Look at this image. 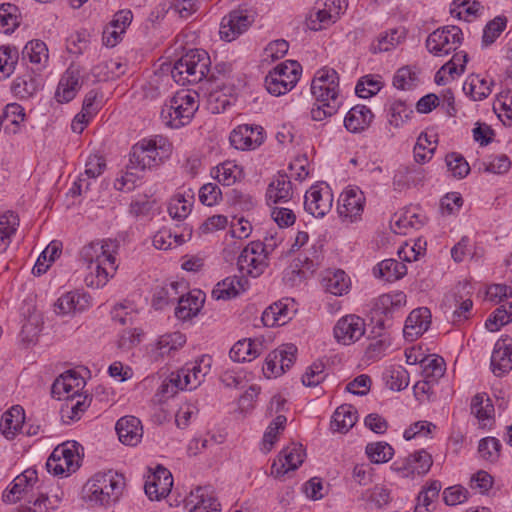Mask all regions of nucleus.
Listing matches in <instances>:
<instances>
[{
	"mask_svg": "<svg viewBox=\"0 0 512 512\" xmlns=\"http://www.w3.org/2000/svg\"><path fill=\"white\" fill-rule=\"evenodd\" d=\"M125 486L124 477L112 470L96 473L83 488L85 497L101 506L118 500Z\"/></svg>",
	"mask_w": 512,
	"mask_h": 512,
	"instance_id": "nucleus-1",
	"label": "nucleus"
},
{
	"mask_svg": "<svg viewBox=\"0 0 512 512\" xmlns=\"http://www.w3.org/2000/svg\"><path fill=\"white\" fill-rule=\"evenodd\" d=\"M209 66L208 53L201 49H192L174 63L171 76L179 85L195 84L207 76Z\"/></svg>",
	"mask_w": 512,
	"mask_h": 512,
	"instance_id": "nucleus-2",
	"label": "nucleus"
},
{
	"mask_svg": "<svg viewBox=\"0 0 512 512\" xmlns=\"http://www.w3.org/2000/svg\"><path fill=\"white\" fill-rule=\"evenodd\" d=\"M198 94L186 90L178 91L161 110L163 123L171 128H180L190 122L198 110Z\"/></svg>",
	"mask_w": 512,
	"mask_h": 512,
	"instance_id": "nucleus-3",
	"label": "nucleus"
},
{
	"mask_svg": "<svg viewBox=\"0 0 512 512\" xmlns=\"http://www.w3.org/2000/svg\"><path fill=\"white\" fill-rule=\"evenodd\" d=\"M171 153V144L162 136L143 139L132 147L130 153V168L143 171L158 165L163 158Z\"/></svg>",
	"mask_w": 512,
	"mask_h": 512,
	"instance_id": "nucleus-4",
	"label": "nucleus"
},
{
	"mask_svg": "<svg viewBox=\"0 0 512 512\" xmlns=\"http://www.w3.org/2000/svg\"><path fill=\"white\" fill-rule=\"evenodd\" d=\"M302 67L297 61L288 60L279 64L265 77L267 91L280 96L290 91L298 82Z\"/></svg>",
	"mask_w": 512,
	"mask_h": 512,
	"instance_id": "nucleus-5",
	"label": "nucleus"
},
{
	"mask_svg": "<svg viewBox=\"0 0 512 512\" xmlns=\"http://www.w3.org/2000/svg\"><path fill=\"white\" fill-rule=\"evenodd\" d=\"M268 244L253 241L248 244L240 253L237 266L242 274L253 278L260 276L267 267Z\"/></svg>",
	"mask_w": 512,
	"mask_h": 512,
	"instance_id": "nucleus-6",
	"label": "nucleus"
},
{
	"mask_svg": "<svg viewBox=\"0 0 512 512\" xmlns=\"http://www.w3.org/2000/svg\"><path fill=\"white\" fill-rule=\"evenodd\" d=\"M462 35V30L457 26L439 28L427 37L426 47L435 56L447 55L458 48Z\"/></svg>",
	"mask_w": 512,
	"mask_h": 512,
	"instance_id": "nucleus-7",
	"label": "nucleus"
},
{
	"mask_svg": "<svg viewBox=\"0 0 512 512\" xmlns=\"http://www.w3.org/2000/svg\"><path fill=\"white\" fill-rule=\"evenodd\" d=\"M316 101L339 99V76L334 69H320L311 83Z\"/></svg>",
	"mask_w": 512,
	"mask_h": 512,
	"instance_id": "nucleus-8",
	"label": "nucleus"
},
{
	"mask_svg": "<svg viewBox=\"0 0 512 512\" xmlns=\"http://www.w3.org/2000/svg\"><path fill=\"white\" fill-rule=\"evenodd\" d=\"M333 333L338 343L351 345L364 336L365 321L354 314L343 316L334 326Z\"/></svg>",
	"mask_w": 512,
	"mask_h": 512,
	"instance_id": "nucleus-9",
	"label": "nucleus"
},
{
	"mask_svg": "<svg viewBox=\"0 0 512 512\" xmlns=\"http://www.w3.org/2000/svg\"><path fill=\"white\" fill-rule=\"evenodd\" d=\"M251 23L252 20L246 11L233 10L221 21L220 37L227 42H231L244 33Z\"/></svg>",
	"mask_w": 512,
	"mask_h": 512,
	"instance_id": "nucleus-10",
	"label": "nucleus"
},
{
	"mask_svg": "<svg viewBox=\"0 0 512 512\" xmlns=\"http://www.w3.org/2000/svg\"><path fill=\"white\" fill-rule=\"evenodd\" d=\"M432 457L424 450H420L403 459L401 462H395L392 469L400 473L402 477H410L414 474L424 475L432 466Z\"/></svg>",
	"mask_w": 512,
	"mask_h": 512,
	"instance_id": "nucleus-11",
	"label": "nucleus"
},
{
	"mask_svg": "<svg viewBox=\"0 0 512 512\" xmlns=\"http://www.w3.org/2000/svg\"><path fill=\"white\" fill-rule=\"evenodd\" d=\"M332 201L328 187L312 186L305 194L304 208L314 217H323L330 211Z\"/></svg>",
	"mask_w": 512,
	"mask_h": 512,
	"instance_id": "nucleus-12",
	"label": "nucleus"
},
{
	"mask_svg": "<svg viewBox=\"0 0 512 512\" xmlns=\"http://www.w3.org/2000/svg\"><path fill=\"white\" fill-rule=\"evenodd\" d=\"M262 131L263 129L260 126L239 125L230 134V143L239 150L255 149L264 140Z\"/></svg>",
	"mask_w": 512,
	"mask_h": 512,
	"instance_id": "nucleus-13",
	"label": "nucleus"
},
{
	"mask_svg": "<svg viewBox=\"0 0 512 512\" xmlns=\"http://www.w3.org/2000/svg\"><path fill=\"white\" fill-rule=\"evenodd\" d=\"M116 248L117 245L111 240L93 241L81 249L80 257L87 263V268L93 267L96 263H107L109 259H113Z\"/></svg>",
	"mask_w": 512,
	"mask_h": 512,
	"instance_id": "nucleus-14",
	"label": "nucleus"
},
{
	"mask_svg": "<svg viewBox=\"0 0 512 512\" xmlns=\"http://www.w3.org/2000/svg\"><path fill=\"white\" fill-rule=\"evenodd\" d=\"M84 386V380L75 371H66L52 384V397L58 400H66L75 397Z\"/></svg>",
	"mask_w": 512,
	"mask_h": 512,
	"instance_id": "nucleus-15",
	"label": "nucleus"
},
{
	"mask_svg": "<svg viewBox=\"0 0 512 512\" xmlns=\"http://www.w3.org/2000/svg\"><path fill=\"white\" fill-rule=\"evenodd\" d=\"M186 502L192 505L188 512H220V503L211 486L197 487Z\"/></svg>",
	"mask_w": 512,
	"mask_h": 512,
	"instance_id": "nucleus-16",
	"label": "nucleus"
},
{
	"mask_svg": "<svg viewBox=\"0 0 512 512\" xmlns=\"http://www.w3.org/2000/svg\"><path fill=\"white\" fill-rule=\"evenodd\" d=\"M492 371L496 376H502L512 369V338L502 336L494 346L491 356Z\"/></svg>",
	"mask_w": 512,
	"mask_h": 512,
	"instance_id": "nucleus-17",
	"label": "nucleus"
},
{
	"mask_svg": "<svg viewBox=\"0 0 512 512\" xmlns=\"http://www.w3.org/2000/svg\"><path fill=\"white\" fill-rule=\"evenodd\" d=\"M90 306V297L85 293L70 291L63 294L54 304V312L59 316L74 315Z\"/></svg>",
	"mask_w": 512,
	"mask_h": 512,
	"instance_id": "nucleus-18",
	"label": "nucleus"
},
{
	"mask_svg": "<svg viewBox=\"0 0 512 512\" xmlns=\"http://www.w3.org/2000/svg\"><path fill=\"white\" fill-rule=\"evenodd\" d=\"M173 477L164 467H158L152 478L145 483V493L151 500L166 497L172 488Z\"/></svg>",
	"mask_w": 512,
	"mask_h": 512,
	"instance_id": "nucleus-19",
	"label": "nucleus"
},
{
	"mask_svg": "<svg viewBox=\"0 0 512 512\" xmlns=\"http://www.w3.org/2000/svg\"><path fill=\"white\" fill-rule=\"evenodd\" d=\"M431 322L430 310L426 307L414 309L408 315L403 333L405 338L413 341L421 336L428 328Z\"/></svg>",
	"mask_w": 512,
	"mask_h": 512,
	"instance_id": "nucleus-20",
	"label": "nucleus"
},
{
	"mask_svg": "<svg viewBox=\"0 0 512 512\" xmlns=\"http://www.w3.org/2000/svg\"><path fill=\"white\" fill-rule=\"evenodd\" d=\"M119 440L129 446L137 445L143 436L141 421L135 416L120 418L115 426Z\"/></svg>",
	"mask_w": 512,
	"mask_h": 512,
	"instance_id": "nucleus-21",
	"label": "nucleus"
},
{
	"mask_svg": "<svg viewBox=\"0 0 512 512\" xmlns=\"http://www.w3.org/2000/svg\"><path fill=\"white\" fill-rule=\"evenodd\" d=\"M80 71L74 66H70L61 77L55 97L58 102H69L80 89Z\"/></svg>",
	"mask_w": 512,
	"mask_h": 512,
	"instance_id": "nucleus-22",
	"label": "nucleus"
},
{
	"mask_svg": "<svg viewBox=\"0 0 512 512\" xmlns=\"http://www.w3.org/2000/svg\"><path fill=\"white\" fill-rule=\"evenodd\" d=\"M292 196V183L285 174H278L268 185L266 191L268 205L289 203Z\"/></svg>",
	"mask_w": 512,
	"mask_h": 512,
	"instance_id": "nucleus-23",
	"label": "nucleus"
},
{
	"mask_svg": "<svg viewBox=\"0 0 512 512\" xmlns=\"http://www.w3.org/2000/svg\"><path fill=\"white\" fill-rule=\"evenodd\" d=\"M374 114L365 105L352 107L344 118V126L351 133H360L372 123Z\"/></svg>",
	"mask_w": 512,
	"mask_h": 512,
	"instance_id": "nucleus-24",
	"label": "nucleus"
},
{
	"mask_svg": "<svg viewBox=\"0 0 512 512\" xmlns=\"http://www.w3.org/2000/svg\"><path fill=\"white\" fill-rule=\"evenodd\" d=\"M364 201L365 198L361 191L347 190L341 195V204L338 206L339 215L354 221L363 212Z\"/></svg>",
	"mask_w": 512,
	"mask_h": 512,
	"instance_id": "nucleus-25",
	"label": "nucleus"
},
{
	"mask_svg": "<svg viewBox=\"0 0 512 512\" xmlns=\"http://www.w3.org/2000/svg\"><path fill=\"white\" fill-rule=\"evenodd\" d=\"M116 258L109 259L107 263L100 262L93 265V267H88L90 272L85 276V283L88 287L92 288H102L104 287L109 277H112L117 269L116 266Z\"/></svg>",
	"mask_w": 512,
	"mask_h": 512,
	"instance_id": "nucleus-26",
	"label": "nucleus"
},
{
	"mask_svg": "<svg viewBox=\"0 0 512 512\" xmlns=\"http://www.w3.org/2000/svg\"><path fill=\"white\" fill-rule=\"evenodd\" d=\"M425 171L423 168L412 166H400L393 176L394 190L402 191L410 187V185H418L423 182Z\"/></svg>",
	"mask_w": 512,
	"mask_h": 512,
	"instance_id": "nucleus-27",
	"label": "nucleus"
},
{
	"mask_svg": "<svg viewBox=\"0 0 512 512\" xmlns=\"http://www.w3.org/2000/svg\"><path fill=\"white\" fill-rule=\"evenodd\" d=\"M177 302L175 315L179 319L186 320L198 314L204 304V296L201 291L195 290L188 293L187 296L178 297Z\"/></svg>",
	"mask_w": 512,
	"mask_h": 512,
	"instance_id": "nucleus-28",
	"label": "nucleus"
},
{
	"mask_svg": "<svg viewBox=\"0 0 512 512\" xmlns=\"http://www.w3.org/2000/svg\"><path fill=\"white\" fill-rule=\"evenodd\" d=\"M25 420L24 410L21 406H13L1 418L0 429L6 439L12 440L22 428Z\"/></svg>",
	"mask_w": 512,
	"mask_h": 512,
	"instance_id": "nucleus-29",
	"label": "nucleus"
},
{
	"mask_svg": "<svg viewBox=\"0 0 512 512\" xmlns=\"http://www.w3.org/2000/svg\"><path fill=\"white\" fill-rule=\"evenodd\" d=\"M248 280L241 276L227 277L219 282L212 291V296L219 299H230L246 290Z\"/></svg>",
	"mask_w": 512,
	"mask_h": 512,
	"instance_id": "nucleus-30",
	"label": "nucleus"
},
{
	"mask_svg": "<svg viewBox=\"0 0 512 512\" xmlns=\"http://www.w3.org/2000/svg\"><path fill=\"white\" fill-rule=\"evenodd\" d=\"M65 405L61 408V418L66 424L77 421L91 404V398L87 395H77L66 399Z\"/></svg>",
	"mask_w": 512,
	"mask_h": 512,
	"instance_id": "nucleus-31",
	"label": "nucleus"
},
{
	"mask_svg": "<svg viewBox=\"0 0 512 512\" xmlns=\"http://www.w3.org/2000/svg\"><path fill=\"white\" fill-rule=\"evenodd\" d=\"M357 418V410L352 405L343 404L335 410L331 428L334 431L346 433L355 425Z\"/></svg>",
	"mask_w": 512,
	"mask_h": 512,
	"instance_id": "nucleus-32",
	"label": "nucleus"
},
{
	"mask_svg": "<svg viewBox=\"0 0 512 512\" xmlns=\"http://www.w3.org/2000/svg\"><path fill=\"white\" fill-rule=\"evenodd\" d=\"M79 444L75 441L66 442L53 450V458L59 457L65 464L67 473L75 472L79 468Z\"/></svg>",
	"mask_w": 512,
	"mask_h": 512,
	"instance_id": "nucleus-33",
	"label": "nucleus"
},
{
	"mask_svg": "<svg viewBox=\"0 0 512 512\" xmlns=\"http://www.w3.org/2000/svg\"><path fill=\"white\" fill-rule=\"evenodd\" d=\"M491 85L492 82L488 83V81L480 75L472 74L465 80L463 91L472 100L481 101L491 94Z\"/></svg>",
	"mask_w": 512,
	"mask_h": 512,
	"instance_id": "nucleus-34",
	"label": "nucleus"
},
{
	"mask_svg": "<svg viewBox=\"0 0 512 512\" xmlns=\"http://www.w3.org/2000/svg\"><path fill=\"white\" fill-rule=\"evenodd\" d=\"M407 273V267L403 262H398L395 259H386L380 262L374 268V275L378 278L384 279L387 282H394Z\"/></svg>",
	"mask_w": 512,
	"mask_h": 512,
	"instance_id": "nucleus-35",
	"label": "nucleus"
},
{
	"mask_svg": "<svg viewBox=\"0 0 512 512\" xmlns=\"http://www.w3.org/2000/svg\"><path fill=\"white\" fill-rule=\"evenodd\" d=\"M325 290L335 296L346 293L350 287V279L343 270L328 271L322 279Z\"/></svg>",
	"mask_w": 512,
	"mask_h": 512,
	"instance_id": "nucleus-36",
	"label": "nucleus"
},
{
	"mask_svg": "<svg viewBox=\"0 0 512 512\" xmlns=\"http://www.w3.org/2000/svg\"><path fill=\"white\" fill-rule=\"evenodd\" d=\"M290 319L288 305L275 302L264 310L261 320L267 327L282 326Z\"/></svg>",
	"mask_w": 512,
	"mask_h": 512,
	"instance_id": "nucleus-37",
	"label": "nucleus"
},
{
	"mask_svg": "<svg viewBox=\"0 0 512 512\" xmlns=\"http://www.w3.org/2000/svg\"><path fill=\"white\" fill-rule=\"evenodd\" d=\"M197 388L193 386V379L191 378L190 371L186 367L178 370L175 373H171L169 382L161 385V392L163 394H175L178 389L192 390Z\"/></svg>",
	"mask_w": 512,
	"mask_h": 512,
	"instance_id": "nucleus-38",
	"label": "nucleus"
},
{
	"mask_svg": "<svg viewBox=\"0 0 512 512\" xmlns=\"http://www.w3.org/2000/svg\"><path fill=\"white\" fill-rule=\"evenodd\" d=\"M19 226L18 216L7 211L0 215V254L4 253L11 243V236L15 234Z\"/></svg>",
	"mask_w": 512,
	"mask_h": 512,
	"instance_id": "nucleus-39",
	"label": "nucleus"
},
{
	"mask_svg": "<svg viewBox=\"0 0 512 512\" xmlns=\"http://www.w3.org/2000/svg\"><path fill=\"white\" fill-rule=\"evenodd\" d=\"M125 70L126 64L117 59H109L95 66L92 72L99 80L107 81L119 78Z\"/></svg>",
	"mask_w": 512,
	"mask_h": 512,
	"instance_id": "nucleus-40",
	"label": "nucleus"
},
{
	"mask_svg": "<svg viewBox=\"0 0 512 512\" xmlns=\"http://www.w3.org/2000/svg\"><path fill=\"white\" fill-rule=\"evenodd\" d=\"M22 57L28 59L32 64L43 67L49 58L47 46L43 41L32 40L25 45Z\"/></svg>",
	"mask_w": 512,
	"mask_h": 512,
	"instance_id": "nucleus-41",
	"label": "nucleus"
},
{
	"mask_svg": "<svg viewBox=\"0 0 512 512\" xmlns=\"http://www.w3.org/2000/svg\"><path fill=\"white\" fill-rule=\"evenodd\" d=\"M61 243L52 241L38 257L32 272L34 275L40 276L45 273L54 260L61 254Z\"/></svg>",
	"mask_w": 512,
	"mask_h": 512,
	"instance_id": "nucleus-42",
	"label": "nucleus"
},
{
	"mask_svg": "<svg viewBox=\"0 0 512 512\" xmlns=\"http://www.w3.org/2000/svg\"><path fill=\"white\" fill-rule=\"evenodd\" d=\"M420 365L423 378L430 382L437 383L445 374V361L440 356H434L431 359L425 358L420 361Z\"/></svg>",
	"mask_w": 512,
	"mask_h": 512,
	"instance_id": "nucleus-43",
	"label": "nucleus"
},
{
	"mask_svg": "<svg viewBox=\"0 0 512 512\" xmlns=\"http://www.w3.org/2000/svg\"><path fill=\"white\" fill-rule=\"evenodd\" d=\"M383 85L384 82L380 75L368 74L358 80L355 92L361 98H370L376 95L383 88Z\"/></svg>",
	"mask_w": 512,
	"mask_h": 512,
	"instance_id": "nucleus-44",
	"label": "nucleus"
},
{
	"mask_svg": "<svg viewBox=\"0 0 512 512\" xmlns=\"http://www.w3.org/2000/svg\"><path fill=\"white\" fill-rule=\"evenodd\" d=\"M258 355L259 352L251 339L239 340L232 346L229 352V356L234 362L251 361Z\"/></svg>",
	"mask_w": 512,
	"mask_h": 512,
	"instance_id": "nucleus-45",
	"label": "nucleus"
},
{
	"mask_svg": "<svg viewBox=\"0 0 512 512\" xmlns=\"http://www.w3.org/2000/svg\"><path fill=\"white\" fill-rule=\"evenodd\" d=\"M178 286L179 283L172 282L167 286L157 288L153 295L152 306L157 310H161L177 301Z\"/></svg>",
	"mask_w": 512,
	"mask_h": 512,
	"instance_id": "nucleus-46",
	"label": "nucleus"
},
{
	"mask_svg": "<svg viewBox=\"0 0 512 512\" xmlns=\"http://www.w3.org/2000/svg\"><path fill=\"white\" fill-rule=\"evenodd\" d=\"M506 25L507 19L503 16H497L493 20L489 21L483 30L482 46L487 47L493 44L504 31Z\"/></svg>",
	"mask_w": 512,
	"mask_h": 512,
	"instance_id": "nucleus-47",
	"label": "nucleus"
},
{
	"mask_svg": "<svg viewBox=\"0 0 512 512\" xmlns=\"http://www.w3.org/2000/svg\"><path fill=\"white\" fill-rule=\"evenodd\" d=\"M471 413L479 421H485L492 418L494 414V406L488 397L484 398V395L476 394L472 398Z\"/></svg>",
	"mask_w": 512,
	"mask_h": 512,
	"instance_id": "nucleus-48",
	"label": "nucleus"
},
{
	"mask_svg": "<svg viewBox=\"0 0 512 512\" xmlns=\"http://www.w3.org/2000/svg\"><path fill=\"white\" fill-rule=\"evenodd\" d=\"M341 106L340 99L316 101L311 109V118L314 121H323L334 115Z\"/></svg>",
	"mask_w": 512,
	"mask_h": 512,
	"instance_id": "nucleus-49",
	"label": "nucleus"
},
{
	"mask_svg": "<svg viewBox=\"0 0 512 512\" xmlns=\"http://www.w3.org/2000/svg\"><path fill=\"white\" fill-rule=\"evenodd\" d=\"M211 365V357L204 355L194 363H190L185 366L186 369L190 371L191 378L193 379V386L198 387L201 384L205 376L209 373Z\"/></svg>",
	"mask_w": 512,
	"mask_h": 512,
	"instance_id": "nucleus-50",
	"label": "nucleus"
},
{
	"mask_svg": "<svg viewBox=\"0 0 512 512\" xmlns=\"http://www.w3.org/2000/svg\"><path fill=\"white\" fill-rule=\"evenodd\" d=\"M366 454L373 463H385L392 458L393 448L386 442L370 443L366 446Z\"/></svg>",
	"mask_w": 512,
	"mask_h": 512,
	"instance_id": "nucleus-51",
	"label": "nucleus"
},
{
	"mask_svg": "<svg viewBox=\"0 0 512 512\" xmlns=\"http://www.w3.org/2000/svg\"><path fill=\"white\" fill-rule=\"evenodd\" d=\"M403 32L392 29L390 32L381 34L378 39L372 43L371 51L373 53L387 52L400 43Z\"/></svg>",
	"mask_w": 512,
	"mask_h": 512,
	"instance_id": "nucleus-52",
	"label": "nucleus"
},
{
	"mask_svg": "<svg viewBox=\"0 0 512 512\" xmlns=\"http://www.w3.org/2000/svg\"><path fill=\"white\" fill-rule=\"evenodd\" d=\"M19 9L11 3H3L0 5V24L5 28V33L13 32L19 26L18 21Z\"/></svg>",
	"mask_w": 512,
	"mask_h": 512,
	"instance_id": "nucleus-53",
	"label": "nucleus"
},
{
	"mask_svg": "<svg viewBox=\"0 0 512 512\" xmlns=\"http://www.w3.org/2000/svg\"><path fill=\"white\" fill-rule=\"evenodd\" d=\"M186 342V337L181 332H173L160 337L158 340V349L162 355L170 354L172 351L178 350Z\"/></svg>",
	"mask_w": 512,
	"mask_h": 512,
	"instance_id": "nucleus-54",
	"label": "nucleus"
},
{
	"mask_svg": "<svg viewBox=\"0 0 512 512\" xmlns=\"http://www.w3.org/2000/svg\"><path fill=\"white\" fill-rule=\"evenodd\" d=\"M501 444L494 437H486L479 441L478 452L480 456L489 462H495L500 456Z\"/></svg>",
	"mask_w": 512,
	"mask_h": 512,
	"instance_id": "nucleus-55",
	"label": "nucleus"
},
{
	"mask_svg": "<svg viewBox=\"0 0 512 512\" xmlns=\"http://www.w3.org/2000/svg\"><path fill=\"white\" fill-rule=\"evenodd\" d=\"M390 345L391 339L389 334L381 333L377 337L370 339L365 350L366 357L369 359L378 358L385 353Z\"/></svg>",
	"mask_w": 512,
	"mask_h": 512,
	"instance_id": "nucleus-56",
	"label": "nucleus"
},
{
	"mask_svg": "<svg viewBox=\"0 0 512 512\" xmlns=\"http://www.w3.org/2000/svg\"><path fill=\"white\" fill-rule=\"evenodd\" d=\"M445 160L448 170L456 178L462 179L470 172V166L461 154L450 153L446 156Z\"/></svg>",
	"mask_w": 512,
	"mask_h": 512,
	"instance_id": "nucleus-57",
	"label": "nucleus"
},
{
	"mask_svg": "<svg viewBox=\"0 0 512 512\" xmlns=\"http://www.w3.org/2000/svg\"><path fill=\"white\" fill-rule=\"evenodd\" d=\"M286 421L285 416L278 415L267 427L263 436V445L267 451H269L276 442L279 432L284 430Z\"/></svg>",
	"mask_w": 512,
	"mask_h": 512,
	"instance_id": "nucleus-58",
	"label": "nucleus"
},
{
	"mask_svg": "<svg viewBox=\"0 0 512 512\" xmlns=\"http://www.w3.org/2000/svg\"><path fill=\"white\" fill-rule=\"evenodd\" d=\"M417 74L409 67H402L397 70L394 78L393 85L400 90H410L417 84Z\"/></svg>",
	"mask_w": 512,
	"mask_h": 512,
	"instance_id": "nucleus-59",
	"label": "nucleus"
},
{
	"mask_svg": "<svg viewBox=\"0 0 512 512\" xmlns=\"http://www.w3.org/2000/svg\"><path fill=\"white\" fill-rule=\"evenodd\" d=\"M288 469H297L304 461L305 451L300 444H293L280 452Z\"/></svg>",
	"mask_w": 512,
	"mask_h": 512,
	"instance_id": "nucleus-60",
	"label": "nucleus"
},
{
	"mask_svg": "<svg viewBox=\"0 0 512 512\" xmlns=\"http://www.w3.org/2000/svg\"><path fill=\"white\" fill-rule=\"evenodd\" d=\"M17 60L18 51L15 47H0V71L4 75L9 76L13 72Z\"/></svg>",
	"mask_w": 512,
	"mask_h": 512,
	"instance_id": "nucleus-61",
	"label": "nucleus"
},
{
	"mask_svg": "<svg viewBox=\"0 0 512 512\" xmlns=\"http://www.w3.org/2000/svg\"><path fill=\"white\" fill-rule=\"evenodd\" d=\"M191 211V203L187 201L182 195L174 196L168 206L169 215L173 219L183 220Z\"/></svg>",
	"mask_w": 512,
	"mask_h": 512,
	"instance_id": "nucleus-62",
	"label": "nucleus"
},
{
	"mask_svg": "<svg viewBox=\"0 0 512 512\" xmlns=\"http://www.w3.org/2000/svg\"><path fill=\"white\" fill-rule=\"evenodd\" d=\"M238 175V168L232 162L227 161L216 167L215 178L225 186L234 184Z\"/></svg>",
	"mask_w": 512,
	"mask_h": 512,
	"instance_id": "nucleus-63",
	"label": "nucleus"
},
{
	"mask_svg": "<svg viewBox=\"0 0 512 512\" xmlns=\"http://www.w3.org/2000/svg\"><path fill=\"white\" fill-rule=\"evenodd\" d=\"M512 321V317L509 315L506 305H502L497 308L492 315L485 322V327L491 331H498L503 325L508 324Z\"/></svg>",
	"mask_w": 512,
	"mask_h": 512,
	"instance_id": "nucleus-64",
	"label": "nucleus"
}]
</instances>
